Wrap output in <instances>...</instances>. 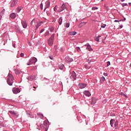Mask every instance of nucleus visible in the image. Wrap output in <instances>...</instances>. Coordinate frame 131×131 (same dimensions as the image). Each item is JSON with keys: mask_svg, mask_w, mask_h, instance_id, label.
<instances>
[{"mask_svg": "<svg viewBox=\"0 0 131 131\" xmlns=\"http://www.w3.org/2000/svg\"><path fill=\"white\" fill-rule=\"evenodd\" d=\"M130 5H131V3H129Z\"/></svg>", "mask_w": 131, "mask_h": 131, "instance_id": "nucleus-64", "label": "nucleus"}, {"mask_svg": "<svg viewBox=\"0 0 131 131\" xmlns=\"http://www.w3.org/2000/svg\"><path fill=\"white\" fill-rule=\"evenodd\" d=\"M33 21H34V19H33V20L31 21V23H30L31 25H32V24H33Z\"/></svg>", "mask_w": 131, "mask_h": 131, "instance_id": "nucleus-43", "label": "nucleus"}, {"mask_svg": "<svg viewBox=\"0 0 131 131\" xmlns=\"http://www.w3.org/2000/svg\"><path fill=\"white\" fill-rule=\"evenodd\" d=\"M96 102H97V98H92V101L91 104L94 105V104H96Z\"/></svg>", "mask_w": 131, "mask_h": 131, "instance_id": "nucleus-15", "label": "nucleus"}, {"mask_svg": "<svg viewBox=\"0 0 131 131\" xmlns=\"http://www.w3.org/2000/svg\"><path fill=\"white\" fill-rule=\"evenodd\" d=\"M88 62L89 63H91V60H90L89 59H88Z\"/></svg>", "mask_w": 131, "mask_h": 131, "instance_id": "nucleus-53", "label": "nucleus"}, {"mask_svg": "<svg viewBox=\"0 0 131 131\" xmlns=\"http://www.w3.org/2000/svg\"><path fill=\"white\" fill-rule=\"evenodd\" d=\"M37 25H39V26H40V25H41V24L40 23L38 24Z\"/></svg>", "mask_w": 131, "mask_h": 131, "instance_id": "nucleus-55", "label": "nucleus"}, {"mask_svg": "<svg viewBox=\"0 0 131 131\" xmlns=\"http://www.w3.org/2000/svg\"><path fill=\"white\" fill-rule=\"evenodd\" d=\"M21 10H22V8L20 7H18L16 11V13H19V12L21 11Z\"/></svg>", "mask_w": 131, "mask_h": 131, "instance_id": "nucleus-21", "label": "nucleus"}, {"mask_svg": "<svg viewBox=\"0 0 131 131\" xmlns=\"http://www.w3.org/2000/svg\"><path fill=\"white\" fill-rule=\"evenodd\" d=\"M9 112L10 113V114H12L13 116H14V117H18V115H17L16 113L14 111H9Z\"/></svg>", "mask_w": 131, "mask_h": 131, "instance_id": "nucleus-10", "label": "nucleus"}, {"mask_svg": "<svg viewBox=\"0 0 131 131\" xmlns=\"http://www.w3.org/2000/svg\"><path fill=\"white\" fill-rule=\"evenodd\" d=\"M125 20H126V19H125V18H124V19H122L121 21H125Z\"/></svg>", "mask_w": 131, "mask_h": 131, "instance_id": "nucleus-54", "label": "nucleus"}, {"mask_svg": "<svg viewBox=\"0 0 131 131\" xmlns=\"http://www.w3.org/2000/svg\"><path fill=\"white\" fill-rule=\"evenodd\" d=\"M84 95H85L86 96V97H90V96L91 95V93H90V92L88 91H85L84 92Z\"/></svg>", "mask_w": 131, "mask_h": 131, "instance_id": "nucleus-16", "label": "nucleus"}, {"mask_svg": "<svg viewBox=\"0 0 131 131\" xmlns=\"http://www.w3.org/2000/svg\"><path fill=\"white\" fill-rule=\"evenodd\" d=\"M100 37H101V35H98V36H97L95 39L96 41H97V42L100 41V39H99Z\"/></svg>", "mask_w": 131, "mask_h": 131, "instance_id": "nucleus-20", "label": "nucleus"}, {"mask_svg": "<svg viewBox=\"0 0 131 131\" xmlns=\"http://www.w3.org/2000/svg\"><path fill=\"white\" fill-rule=\"evenodd\" d=\"M78 85H79V88L80 89H84V88H85V86H86V84L79 83Z\"/></svg>", "mask_w": 131, "mask_h": 131, "instance_id": "nucleus-13", "label": "nucleus"}, {"mask_svg": "<svg viewBox=\"0 0 131 131\" xmlns=\"http://www.w3.org/2000/svg\"><path fill=\"white\" fill-rule=\"evenodd\" d=\"M49 121H48V120L45 121L43 122V124L46 127H47L49 125Z\"/></svg>", "mask_w": 131, "mask_h": 131, "instance_id": "nucleus-19", "label": "nucleus"}, {"mask_svg": "<svg viewBox=\"0 0 131 131\" xmlns=\"http://www.w3.org/2000/svg\"><path fill=\"white\" fill-rule=\"evenodd\" d=\"M69 26H70V25L69 23H67L66 25V27H67V28H68L69 27Z\"/></svg>", "mask_w": 131, "mask_h": 131, "instance_id": "nucleus-32", "label": "nucleus"}, {"mask_svg": "<svg viewBox=\"0 0 131 131\" xmlns=\"http://www.w3.org/2000/svg\"><path fill=\"white\" fill-rule=\"evenodd\" d=\"M0 18H2V16H0Z\"/></svg>", "mask_w": 131, "mask_h": 131, "instance_id": "nucleus-62", "label": "nucleus"}, {"mask_svg": "<svg viewBox=\"0 0 131 131\" xmlns=\"http://www.w3.org/2000/svg\"><path fill=\"white\" fill-rule=\"evenodd\" d=\"M33 88L35 89H36V87L33 86Z\"/></svg>", "mask_w": 131, "mask_h": 131, "instance_id": "nucleus-59", "label": "nucleus"}, {"mask_svg": "<svg viewBox=\"0 0 131 131\" xmlns=\"http://www.w3.org/2000/svg\"><path fill=\"white\" fill-rule=\"evenodd\" d=\"M10 18H11V19H15V18L17 17V15H16V14H15V13H12L10 14Z\"/></svg>", "mask_w": 131, "mask_h": 131, "instance_id": "nucleus-14", "label": "nucleus"}, {"mask_svg": "<svg viewBox=\"0 0 131 131\" xmlns=\"http://www.w3.org/2000/svg\"><path fill=\"white\" fill-rule=\"evenodd\" d=\"M10 80H11V82H10ZM14 81V77H13V75L11 74H9L8 76V78L7 79V82H10L9 85H12L13 84V81Z\"/></svg>", "mask_w": 131, "mask_h": 131, "instance_id": "nucleus-1", "label": "nucleus"}, {"mask_svg": "<svg viewBox=\"0 0 131 131\" xmlns=\"http://www.w3.org/2000/svg\"><path fill=\"white\" fill-rule=\"evenodd\" d=\"M50 59H51V60H53V57L52 56H49Z\"/></svg>", "mask_w": 131, "mask_h": 131, "instance_id": "nucleus-50", "label": "nucleus"}, {"mask_svg": "<svg viewBox=\"0 0 131 131\" xmlns=\"http://www.w3.org/2000/svg\"><path fill=\"white\" fill-rule=\"evenodd\" d=\"M77 32L75 31H73V32H69V35H75Z\"/></svg>", "mask_w": 131, "mask_h": 131, "instance_id": "nucleus-17", "label": "nucleus"}, {"mask_svg": "<svg viewBox=\"0 0 131 131\" xmlns=\"http://www.w3.org/2000/svg\"><path fill=\"white\" fill-rule=\"evenodd\" d=\"M86 69H90V67H88V66H85Z\"/></svg>", "mask_w": 131, "mask_h": 131, "instance_id": "nucleus-46", "label": "nucleus"}, {"mask_svg": "<svg viewBox=\"0 0 131 131\" xmlns=\"http://www.w3.org/2000/svg\"><path fill=\"white\" fill-rule=\"evenodd\" d=\"M85 46L86 47V49L88 50L89 52H92L93 51V49L90 44L85 45Z\"/></svg>", "mask_w": 131, "mask_h": 131, "instance_id": "nucleus-11", "label": "nucleus"}, {"mask_svg": "<svg viewBox=\"0 0 131 131\" xmlns=\"http://www.w3.org/2000/svg\"><path fill=\"white\" fill-rule=\"evenodd\" d=\"M92 10H98V7H92Z\"/></svg>", "mask_w": 131, "mask_h": 131, "instance_id": "nucleus-35", "label": "nucleus"}, {"mask_svg": "<svg viewBox=\"0 0 131 131\" xmlns=\"http://www.w3.org/2000/svg\"><path fill=\"white\" fill-rule=\"evenodd\" d=\"M44 31H45V29H41V30H40V33H42V32H44Z\"/></svg>", "mask_w": 131, "mask_h": 131, "instance_id": "nucleus-39", "label": "nucleus"}, {"mask_svg": "<svg viewBox=\"0 0 131 131\" xmlns=\"http://www.w3.org/2000/svg\"><path fill=\"white\" fill-rule=\"evenodd\" d=\"M76 50H77V52H80V48L79 47H76Z\"/></svg>", "mask_w": 131, "mask_h": 131, "instance_id": "nucleus-31", "label": "nucleus"}, {"mask_svg": "<svg viewBox=\"0 0 131 131\" xmlns=\"http://www.w3.org/2000/svg\"><path fill=\"white\" fill-rule=\"evenodd\" d=\"M0 124H2V123L1 122V121H0Z\"/></svg>", "mask_w": 131, "mask_h": 131, "instance_id": "nucleus-60", "label": "nucleus"}, {"mask_svg": "<svg viewBox=\"0 0 131 131\" xmlns=\"http://www.w3.org/2000/svg\"><path fill=\"white\" fill-rule=\"evenodd\" d=\"M21 24L24 28H26L28 24L26 23V20L21 21Z\"/></svg>", "mask_w": 131, "mask_h": 131, "instance_id": "nucleus-9", "label": "nucleus"}, {"mask_svg": "<svg viewBox=\"0 0 131 131\" xmlns=\"http://www.w3.org/2000/svg\"><path fill=\"white\" fill-rule=\"evenodd\" d=\"M54 48H55V50H57V46H55Z\"/></svg>", "mask_w": 131, "mask_h": 131, "instance_id": "nucleus-52", "label": "nucleus"}, {"mask_svg": "<svg viewBox=\"0 0 131 131\" xmlns=\"http://www.w3.org/2000/svg\"><path fill=\"white\" fill-rule=\"evenodd\" d=\"M101 28H105L106 27V24H102L101 26Z\"/></svg>", "mask_w": 131, "mask_h": 131, "instance_id": "nucleus-30", "label": "nucleus"}, {"mask_svg": "<svg viewBox=\"0 0 131 131\" xmlns=\"http://www.w3.org/2000/svg\"><path fill=\"white\" fill-rule=\"evenodd\" d=\"M103 103H106V100L103 101Z\"/></svg>", "mask_w": 131, "mask_h": 131, "instance_id": "nucleus-57", "label": "nucleus"}, {"mask_svg": "<svg viewBox=\"0 0 131 131\" xmlns=\"http://www.w3.org/2000/svg\"><path fill=\"white\" fill-rule=\"evenodd\" d=\"M65 9H66V5L63 4L62 6L60 7L59 9L58 10V12H62V11H64Z\"/></svg>", "mask_w": 131, "mask_h": 131, "instance_id": "nucleus-6", "label": "nucleus"}, {"mask_svg": "<svg viewBox=\"0 0 131 131\" xmlns=\"http://www.w3.org/2000/svg\"><path fill=\"white\" fill-rule=\"evenodd\" d=\"M15 72L16 74H20V70H17V69L15 70Z\"/></svg>", "mask_w": 131, "mask_h": 131, "instance_id": "nucleus-27", "label": "nucleus"}, {"mask_svg": "<svg viewBox=\"0 0 131 131\" xmlns=\"http://www.w3.org/2000/svg\"><path fill=\"white\" fill-rule=\"evenodd\" d=\"M13 94H18L20 93V90L18 88H14L12 90Z\"/></svg>", "mask_w": 131, "mask_h": 131, "instance_id": "nucleus-7", "label": "nucleus"}, {"mask_svg": "<svg viewBox=\"0 0 131 131\" xmlns=\"http://www.w3.org/2000/svg\"><path fill=\"white\" fill-rule=\"evenodd\" d=\"M37 62V59L35 57H32L29 60V62L27 63V65H31V64H35Z\"/></svg>", "mask_w": 131, "mask_h": 131, "instance_id": "nucleus-3", "label": "nucleus"}, {"mask_svg": "<svg viewBox=\"0 0 131 131\" xmlns=\"http://www.w3.org/2000/svg\"><path fill=\"white\" fill-rule=\"evenodd\" d=\"M5 12V10H3L1 13H0V15H1V14H4Z\"/></svg>", "mask_w": 131, "mask_h": 131, "instance_id": "nucleus-45", "label": "nucleus"}, {"mask_svg": "<svg viewBox=\"0 0 131 131\" xmlns=\"http://www.w3.org/2000/svg\"><path fill=\"white\" fill-rule=\"evenodd\" d=\"M37 115L41 119H42L43 118V115L41 114L38 113Z\"/></svg>", "mask_w": 131, "mask_h": 131, "instance_id": "nucleus-23", "label": "nucleus"}, {"mask_svg": "<svg viewBox=\"0 0 131 131\" xmlns=\"http://www.w3.org/2000/svg\"><path fill=\"white\" fill-rule=\"evenodd\" d=\"M122 21V20H115L114 21V22H120V21Z\"/></svg>", "mask_w": 131, "mask_h": 131, "instance_id": "nucleus-41", "label": "nucleus"}, {"mask_svg": "<svg viewBox=\"0 0 131 131\" xmlns=\"http://www.w3.org/2000/svg\"><path fill=\"white\" fill-rule=\"evenodd\" d=\"M55 37V34H53L51 37L49 38V39H48V45L49 46H50V47L53 46V43L54 42V38Z\"/></svg>", "mask_w": 131, "mask_h": 131, "instance_id": "nucleus-2", "label": "nucleus"}, {"mask_svg": "<svg viewBox=\"0 0 131 131\" xmlns=\"http://www.w3.org/2000/svg\"><path fill=\"white\" fill-rule=\"evenodd\" d=\"M125 0H121L122 2H124Z\"/></svg>", "mask_w": 131, "mask_h": 131, "instance_id": "nucleus-58", "label": "nucleus"}, {"mask_svg": "<svg viewBox=\"0 0 131 131\" xmlns=\"http://www.w3.org/2000/svg\"><path fill=\"white\" fill-rule=\"evenodd\" d=\"M115 127H117L118 126V121H116L114 124Z\"/></svg>", "mask_w": 131, "mask_h": 131, "instance_id": "nucleus-28", "label": "nucleus"}, {"mask_svg": "<svg viewBox=\"0 0 131 131\" xmlns=\"http://www.w3.org/2000/svg\"><path fill=\"white\" fill-rule=\"evenodd\" d=\"M50 7V1H48L46 2V5H45V8L44 9V11H46L48 8Z\"/></svg>", "mask_w": 131, "mask_h": 131, "instance_id": "nucleus-12", "label": "nucleus"}, {"mask_svg": "<svg viewBox=\"0 0 131 131\" xmlns=\"http://www.w3.org/2000/svg\"><path fill=\"white\" fill-rule=\"evenodd\" d=\"M20 57H24V53H20Z\"/></svg>", "mask_w": 131, "mask_h": 131, "instance_id": "nucleus-37", "label": "nucleus"}, {"mask_svg": "<svg viewBox=\"0 0 131 131\" xmlns=\"http://www.w3.org/2000/svg\"><path fill=\"white\" fill-rule=\"evenodd\" d=\"M114 122H115V120L114 119H111L110 121V124L111 126L113 127V124H114Z\"/></svg>", "mask_w": 131, "mask_h": 131, "instance_id": "nucleus-18", "label": "nucleus"}, {"mask_svg": "<svg viewBox=\"0 0 131 131\" xmlns=\"http://www.w3.org/2000/svg\"><path fill=\"white\" fill-rule=\"evenodd\" d=\"M30 117H31V118H33V115H30Z\"/></svg>", "mask_w": 131, "mask_h": 131, "instance_id": "nucleus-48", "label": "nucleus"}, {"mask_svg": "<svg viewBox=\"0 0 131 131\" xmlns=\"http://www.w3.org/2000/svg\"><path fill=\"white\" fill-rule=\"evenodd\" d=\"M106 66H107V67H108V66H110V61L107 62Z\"/></svg>", "mask_w": 131, "mask_h": 131, "instance_id": "nucleus-36", "label": "nucleus"}, {"mask_svg": "<svg viewBox=\"0 0 131 131\" xmlns=\"http://www.w3.org/2000/svg\"><path fill=\"white\" fill-rule=\"evenodd\" d=\"M121 96H124V97H126V95H125V94H124V93H121Z\"/></svg>", "mask_w": 131, "mask_h": 131, "instance_id": "nucleus-40", "label": "nucleus"}, {"mask_svg": "<svg viewBox=\"0 0 131 131\" xmlns=\"http://www.w3.org/2000/svg\"><path fill=\"white\" fill-rule=\"evenodd\" d=\"M82 26H83V25H82L81 23H80V24L79 25V27L80 28H81V27H82Z\"/></svg>", "mask_w": 131, "mask_h": 131, "instance_id": "nucleus-38", "label": "nucleus"}, {"mask_svg": "<svg viewBox=\"0 0 131 131\" xmlns=\"http://www.w3.org/2000/svg\"><path fill=\"white\" fill-rule=\"evenodd\" d=\"M34 78H35V77H34Z\"/></svg>", "mask_w": 131, "mask_h": 131, "instance_id": "nucleus-63", "label": "nucleus"}, {"mask_svg": "<svg viewBox=\"0 0 131 131\" xmlns=\"http://www.w3.org/2000/svg\"><path fill=\"white\" fill-rule=\"evenodd\" d=\"M50 35V32L49 31H47L44 34V36L46 37V36H48Z\"/></svg>", "mask_w": 131, "mask_h": 131, "instance_id": "nucleus-22", "label": "nucleus"}, {"mask_svg": "<svg viewBox=\"0 0 131 131\" xmlns=\"http://www.w3.org/2000/svg\"><path fill=\"white\" fill-rule=\"evenodd\" d=\"M65 60L68 63H70V62H72L73 61V59L68 56L65 58Z\"/></svg>", "mask_w": 131, "mask_h": 131, "instance_id": "nucleus-8", "label": "nucleus"}, {"mask_svg": "<svg viewBox=\"0 0 131 131\" xmlns=\"http://www.w3.org/2000/svg\"><path fill=\"white\" fill-rule=\"evenodd\" d=\"M17 3H18V0H13L11 3L10 7L11 8L15 7L17 5Z\"/></svg>", "mask_w": 131, "mask_h": 131, "instance_id": "nucleus-5", "label": "nucleus"}, {"mask_svg": "<svg viewBox=\"0 0 131 131\" xmlns=\"http://www.w3.org/2000/svg\"><path fill=\"white\" fill-rule=\"evenodd\" d=\"M119 27H120V28H122V27H123V26H122V25H120V26H119Z\"/></svg>", "mask_w": 131, "mask_h": 131, "instance_id": "nucleus-49", "label": "nucleus"}, {"mask_svg": "<svg viewBox=\"0 0 131 131\" xmlns=\"http://www.w3.org/2000/svg\"><path fill=\"white\" fill-rule=\"evenodd\" d=\"M71 78L72 79V80H75L76 79V74L74 71H73L71 73Z\"/></svg>", "mask_w": 131, "mask_h": 131, "instance_id": "nucleus-4", "label": "nucleus"}, {"mask_svg": "<svg viewBox=\"0 0 131 131\" xmlns=\"http://www.w3.org/2000/svg\"><path fill=\"white\" fill-rule=\"evenodd\" d=\"M42 7H43V5L42 4V3H41L40 5V8L41 9V10H42Z\"/></svg>", "mask_w": 131, "mask_h": 131, "instance_id": "nucleus-34", "label": "nucleus"}, {"mask_svg": "<svg viewBox=\"0 0 131 131\" xmlns=\"http://www.w3.org/2000/svg\"><path fill=\"white\" fill-rule=\"evenodd\" d=\"M33 91H35V89H33Z\"/></svg>", "mask_w": 131, "mask_h": 131, "instance_id": "nucleus-61", "label": "nucleus"}, {"mask_svg": "<svg viewBox=\"0 0 131 131\" xmlns=\"http://www.w3.org/2000/svg\"><path fill=\"white\" fill-rule=\"evenodd\" d=\"M58 67H59V69L62 70V69H63V68H64V65L63 64H59L58 66Z\"/></svg>", "mask_w": 131, "mask_h": 131, "instance_id": "nucleus-26", "label": "nucleus"}, {"mask_svg": "<svg viewBox=\"0 0 131 131\" xmlns=\"http://www.w3.org/2000/svg\"><path fill=\"white\" fill-rule=\"evenodd\" d=\"M49 29H50V31H51V32H53V31H54V27H51L49 28Z\"/></svg>", "mask_w": 131, "mask_h": 131, "instance_id": "nucleus-29", "label": "nucleus"}, {"mask_svg": "<svg viewBox=\"0 0 131 131\" xmlns=\"http://www.w3.org/2000/svg\"><path fill=\"white\" fill-rule=\"evenodd\" d=\"M28 43L30 46H31V45H30V42L28 41Z\"/></svg>", "mask_w": 131, "mask_h": 131, "instance_id": "nucleus-56", "label": "nucleus"}, {"mask_svg": "<svg viewBox=\"0 0 131 131\" xmlns=\"http://www.w3.org/2000/svg\"><path fill=\"white\" fill-rule=\"evenodd\" d=\"M62 17H60L58 20V24H59V25H61V24H62Z\"/></svg>", "mask_w": 131, "mask_h": 131, "instance_id": "nucleus-25", "label": "nucleus"}, {"mask_svg": "<svg viewBox=\"0 0 131 131\" xmlns=\"http://www.w3.org/2000/svg\"><path fill=\"white\" fill-rule=\"evenodd\" d=\"M103 75H104V76H108V74H107V73H103Z\"/></svg>", "mask_w": 131, "mask_h": 131, "instance_id": "nucleus-42", "label": "nucleus"}, {"mask_svg": "<svg viewBox=\"0 0 131 131\" xmlns=\"http://www.w3.org/2000/svg\"><path fill=\"white\" fill-rule=\"evenodd\" d=\"M105 81V77L104 76H102L101 78V79H100V82L103 83L104 82V81Z\"/></svg>", "mask_w": 131, "mask_h": 131, "instance_id": "nucleus-24", "label": "nucleus"}, {"mask_svg": "<svg viewBox=\"0 0 131 131\" xmlns=\"http://www.w3.org/2000/svg\"><path fill=\"white\" fill-rule=\"evenodd\" d=\"M81 24H82V25H85L86 24V23H84V22H83V23H81Z\"/></svg>", "mask_w": 131, "mask_h": 131, "instance_id": "nucleus-44", "label": "nucleus"}, {"mask_svg": "<svg viewBox=\"0 0 131 131\" xmlns=\"http://www.w3.org/2000/svg\"><path fill=\"white\" fill-rule=\"evenodd\" d=\"M39 27V26L38 25H37L36 26V29H37V28H38Z\"/></svg>", "mask_w": 131, "mask_h": 131, "instance_id": "nucleus-47", "label": "nucleus"}, {"mask_svg": "<svg viewBox=\"0 0 131 131\" xmlns=\"http://www.w3.org/2000/svg\"><path fill=\"white\" fill-rule=\"evenodd\" d=\"M10 82H11V80H9V82H7L8 84L10 85Z\"/></svg>", "mask_w": 131, "mask_h": 131, "instance_id": "nucleus-51", "label": "nucleus"}, {"mask_svg": "<svg viewBox=\"0 0 131 131\" xmlns=\"http://www.w3.org/2000/svg\"><path fill=\"white\" fill-rule=\"evenodd\" d=\"M58 7V6L56 5L55 6V7L54 8V10L55 11V12H56V11H57V8Z\"/></svg>", "mask_w": 131, "mask_h": 131, "instance_id": "nucleus-33", "label": "nucleus"}]
</instances>
